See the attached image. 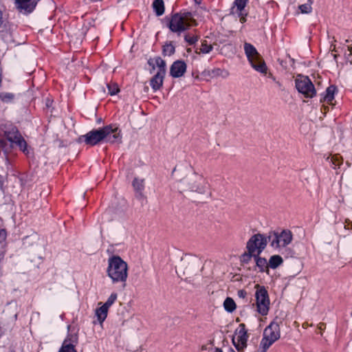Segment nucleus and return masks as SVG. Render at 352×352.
Here are the masks:
<instances>
[{
    "instance_id": "f257e3e1",
    "label": "nucleus",
    "mask_w": 352,
    "mask_h": 352,
    "mask_svg": "<svg viewBox=\"0 0 352 352\" xmlns=\"http://www.w3.org/2000/svg\"><path fill=\"white\" fill-rule=\"evenodd\" d=\"M107 273L113 283H124L128 278V265L120 256H112L108 259Z\"/></svg>"
},
{
    "instance_id": "f03ea898",
    "label": "nucleus",
    "mask_w": 352,
    "mask_h": 352,
    "mask_svg": "<svg viewBox=\"0 0 352 352\" xmlns=\"http://www.w3.org/2000/svg\"><path fill=\"white\" fill-rule=\"evenodd\" d=\"M192 25H197V23L190 12L177 13L172 16L169 28L171 31L179 34Z\"/></svg>"
},
{
    "instance_id": "7ed1b4c3",
    "label": "nucleus",
    "mask_w": 352,
    "mask_h": 352,
    "mask_svg": "<svg viewBox=\"0 0 352 352\" xmlns=\"http://www.w3.org/2000/svg\"><path fill=\"white\" fill-rule=\"evenodd\" d=\"M245 54L251 66L258 72L265 75L267 67L265 63L256 49L250 43H244Z\"/></svg>"
},
{
    "instance_id": "20e7f679",
    "label": "nucleus",
    "mask_w": 352,
    "mask_h": 352,
    "mask_svg": "<svg viewBox=\"0 0 352 352\" xmlns=\"http://www.w3.org/2000/svg\"><path fill=\"white\" fill-rule=\"evenodd\" d=\"M280 336L279 322L274 320L264 330L263 336L260 344L261 352H266V351L280 338Z\"/></svg>"
},
{
    "instance_id": "39448f33",
    "label": "nucleus",
    "mask_w": 352,
    "mask_h": 352,
    "mask_svg": "<svg viewBox=\"0 0 352 352\" xmlns=\"http://www.w3.org/2000/svg\"><path fill=\"white\" fill-rule=\"evenodd\" d=\"M270 245L278 252H280L291 243L293 239L292 233L289 230H283L280 232H271L267 236Z\"/></svg>"
},
{
    "instance_id": "423d86ee",
    "label": "nucleus",
    "mask_w": 352,
    "mask_h": 352,
    "mask_svg": "<svg viewBox=\"0 0 352 352\" xmlns=\"http://www.w3.org/2000/svg\"><path fill=\"white\" fill-rule=\"evenodd\" d=\"M268 238L263 234L257 233L248 240L246 248L250 256H259L267 244Z\"/></svg>"
},
{
    "instance_id": "0eeeda50",
    "label": "nucleus",
    "mask_w": 352,
    "mask_h": 352,
    "mask_svg": "<svg viewBox=\"0 0 352 352\" xmlns=\"http://www.w3.org/2000/svg\"><path fill=\"white\" fill-rule=\"evenodd\" d=\"M295 86L298 91L305 98H312L316 94L317 89L306 76L298 75L295 79Z\"/></svg>"
},
{
    "instance_id": "6e6552de",
    "label": "nucleus",
    "mask_w": 352,
    "mask_h": 352,
    "mask_svg": "<svg viewBox=\"0 0 352 352\" xmlns=\"http://www.w3.org/2000/svg\"><path fill=\"white\" fill-rule=\"evenodd\" d=\"M256 305L257 311L262 316L267 314L270 309V298L267 289L263 286L255 285Z\"/></svg>"
},
{
    "instance_id": "1a4fd4ad",
    "label": "nucleus",
    "mask_w": 352,
    "mask_h": 352,
    "mask_svg": "<svg viewBox=\"0 0 352 352\" xmlns=\"http://www.w3.org/2000/svg\"><path fill=\"white\" fill-rule=\"evenodd\" d=\"M6 139L11 143L12 146L15 144L27 156L31 153V149L28 146L27 142L22 137L19 131L13 128L9 131L5 132Z\"/></svg>"
},
{
    "instance_id": "9d476101",
    "label": "nucleus",
    "mask_w": 352,
    "mask_h": 352,
    "mask_svg": "<svg viewBox=\"0 0 352 352\" xmlns=\"http://www.w3.org/2000/svg\"><path fill=\"white\" fill-rule=\"evenodd\" d=\"M184 184L186 186V190L199 194H204L206 191L207 183L201 176L188 177L184 181Z\"/></svg>"
},
{
    "instance_id": "9b49d317",
    "label": "nucleus",
    "mask_w": 352,
    "mask_h": 352,
    "mask_svg": "<svg viewBox=\"0 0 352 352\" xmlns=\"http://www.w3.org/2000/svg\"><path fill=\"white\" fill-rule=\"evenodd\" d=\"M248 335L244 324H240L236 329L232 341L236 349L242 351L247 345Z\"/></svg>"
},
{
    "instance_id": "f8f14e48",
    "label": "nucleus",
    "mask_w": 352,
    "mask_h": 352,
    "mask_svg": "<svg viewBox=\"0 0 352 352\" xmlns=\"http://www.w3.org/2000/svg\"><path fill=\"white\" fill-rule=\"evenodd\" d=\"M107 133L102 131V128L90 131L84 135L80 137V141H84L87 144L94 146L99 142L103 141L104 135Z\"/></svg>"
},
{
    "instance_id": "ddd939ff",
    "label": "nucleus",
    "mask_w": 352,
    "mask_h": 352,
    "mask_svg": "<svg viewBox=\"0 0 352 352\" xmlns=\"http://www.w3.org/2000/svg\"><path fill=\"white\" fill-rule=\"evenodd\" d=\"M102 131L107 133L104 135L103 141L109 143L120 142L122 140L121 131L118 127L112 125H107L102 128Z\"/></svg>"
},
{
    "instance_id": "4468645a",
    "label": "nucleus",
    "mask_w": 352,
    "mask_h": 352,
    "mask_svg": "<svg viewBox=\"0 0 352 352\" xmlns=\"http://www.w3.org/2000/svg\"><path fill=\"white\" fill-rule=\"evenodd\" d=\"M78 335L76 333H69L64 340L58 352H77L75 346L78 344Z\"/></svg>"
},
{
    "instance_id": "2eb2a0df",
    "label": "nucleus",
    "mask_w": 352,
    "mask_h": 352,
    "mask_svg": "<svg viewBox=\"0 0 352 352\" xmlns=\"http://www.w3.org/2000/svg\"><path fill=\"white\" fill-rule=\"evenodd\" d=\"M335 91L336 87L334 86L331 85L328 87L326 89L324 94L320 99V102L324 103L322 104V108L321 109L322 111H324V114H325L327 111L328 110V107H327L325 104L333 105V100L334 99Z\"/></svg>"
},
{
    "instance_id": "dca6fc26",
    "label": "nucleus",
    "mask_w": 352,
    "mask_h": 352,
    "mask_svg": "<svg viewBox=\"0 0 352 352\" xmlns=\"http://www.w3.org/2000/svg\"><path fill=\"white\" fill-rule=\"evenodd\" d=\"M186 70V63L182 60H177L172 64L170 68V74L173 78H179L184 74Z\"/></svg>"
},
{
    "instance_id": "f3484780",
    "label": "nucleus",
    "mask_w": 352,
    "mask_h": 352,
    "mask_svg": "<svg viewBox=\"0 0 352 352\" xmlns=\"http://www.w3.org/2000/svg\"><path fill=\"white\" fill-rule=\"evenodd\" d=\"M16 5L19 10L30 12L34 9L36 0H16Z\"/></svg>"
},
{
    "instance_id": "a211bd4d",
    "label": "nucleus",
    "mask_w": 352,
    "mask_h": 352,
    "mask_svg": "<svg viewBox=\"0 0 352 352\" xmlns=\"http://www.w3.org/2000/svg\"><path fill=\"white\" fill-rule=\"evenodd\" d=\"M166 74L164 70L158 71L157 74L151 80V86L153 89L157 91L161 88L163 85L164 78Z\"/></svg>"
},
{
    "instance_id": "6ab92c4d",
    "label": "nucleus",
    "mask_w": 352,
    "mask_h": 352,
    "mask_svg": "<svg viewBox=\"0 0 352 352\" xmlns=\"http://www.w3.org/2000/svg\"><path fill=\"white\" fill-rule=\"evenodd\" d=\"M246 3L247 0H235L234 6L232 8V12L233 13H238L241 16L240 21L241 23H244L245 21L243 10L246 6Z\"/></svg>"
},
{
    "instance_id": "aec40b11",
    "label": "nucleus",
    "mask_w": 352,
    "mask_h": 352,
    "mask_svg": "<svg viewBox=\"0 0 352 352\" xmlns=\"http://www.w3.org/2000/svg\"><path fill=\"white\" fill-rule=\"evenodd\" d=\"M254 258L256 265L260 272H266L269 274V263L265 258L259 256H252Z\"/></svg>"
},
{
    "instance_id": "412c9836",
    "label": "nucleus",
    "mask_w": 352,
    "mask_h": 352,
    "mask_svg": "<svg viewBox=\"0 0 352 352\" xmlns=\"http://www.w3.org/2000/svg\"><path fill=\"white\" fill-rule=\"evenodd\" d=\"M109 308L106 307L104 305H102L100 307L96 309V315L97 316L98 320L100 324H102L107 316Z\"/></svg>"
},
{
    "instance_id": "4be33fe9",
    "label": "nucleus",
    "mask_w": 352,
    "mask_h": 352,
    "mask_svg": "<svg viewBox=\"0 0 352 352\" xmlns=\"http://www.w3.org/2000/svg\"><path fill=\"white\" fill-rule=\"evenodd\" d=\"M214 45H217V44H212L210 42H208V40L205 39L201 42V45L199 48V53L208 54L212 50Z\"/></svg>"
},
{
    "instance_id": "5701e85b",
    "label": "nucleus",
    "mask_w": 352,
    "mask_h": 352,
    "mask_svg": "<svg viewBox=\"0 0 352 352\" xmlns=\"http://www.w3.org/2000/svg\"><path fill=\"white\" fill-rule=\"evenodd\" d=\"M153 9L157 16H161L164 12V4L163 0H155L153 3Z\"/></svg>"
},
{
    "instance_id": "b1692460",
    "label": "nucleus",
    "mask_w": 352,
    "mask_h": 352,
    "mask_svg": "<svg viewBox=\"0 0 352 352\" xmlns=\"http://www.w3.org/2000/svg\"><path fill=\"white\" fill-rule=\"evenodd\" d=\"M283 262L282 257L279 255H273L270 258L269 267L275 269L280 265Z\"/></svg>"
},
{
    "instance_id": "393cba45",
    "label": "nucleus",
    "mask_w": 352,
    "mask_h": 352,
    "mask_svg": "<svg viewBox=\"0 0 352 352\" xmlns=\"http://www.w3.org/2000/svg\"><path fill=\"white\" fill-rule=\"evenodd\" d=\"M223 307L228 312L232 313L236 309V305L232 298L228 297L223 302Z\"/></svg>"
},
{
    "instance_id": "a878e982",
    "label": "nucleus",
    "mask_w": 352,
    "mask_h": 352,
    "mask_svg": "<svg viewBox=\"0 0 352 352\" xmlns=\"http://www.w3.org/2000/svg\"><path fill=\"white\" fill-rule=\"evenodd\" d=\"M163 53L165 56H171L175 53V47L172 43H167L163 47Z\"/></svg>"
},
{
    "instance_id": "bb28decb",
    "label": "nucleus",
    "mask_w": 352,
    "mask_h": 352,
    "mask_svg": "<svg viewBox=\"0 0 352 352\" xmlns=\"http://www.w3.org/2000/svg\"><path fill=\"white\" fill-rule=\"evenodd\" d=\"M312 2L311 1H309L307 3H305L299 6V10L302 14H309L312 11L311 7Z\"/></svg>"
},
{
    "instance_id": "cd10ccee",
    "label": "nucleus",
    "mask_w": 352,
    "mask_h": 352,
    "mask_svg": "<svg viewBox=\"0 0 352 352\" xmlns=\"http://www.w3.org/2000/svg\"><path fill=\"white\" fill-rule=\"evenodd\" d=\"M14 96L11 93H0V100L4 102H10L14 100Z\"/></svg>"
},
{
    "instance_id": "c85d7f7f",
    "label": "nucleus",
    "mask_w": 352,
    "mask_h": 352,
    "mask_svg": "<svg viewBox=\"0 0 352 352\" xmlns=\"http://www.w3.org/2000/svg\"><path fill=\"white\" fill-rule=\"evenodd\" d=\"M155 63L159 67V71L163 69L164 74H166V62L163 59L160 57H157L155 59Z\"/></svg>"
},
{
    "instance_id": "c756f323",
    "label": "nucleus",
    "mask_w": 352,
    "mask_h": 352,
    "mask_svg": "<svg viewBox=\"0 0 352 352\" xmlns=\"http://www.w3.org/2000/svg\"><path fill=\"white\" fill-rule=\"evenodd\" d=\"M134 188L138 191H141L144 188V179L135 178L133 182Z\"/></svg>"
},
{
    "instance_id": "7c9ffc66",
    "label": "nucleus",
    "mask_w": 352,
    "mask_h": 352,
    "mask_svg": "<svg viewBox=\"0 0 352 352\" xmlns=\"http://www.w3.org/2000/svg\"><path fill=\"white\" fill-rule=\"evenodd\" d=\"M117 298L118 294L116 293H112L104 305L109 308L117 300Z\"/></svg>"
},
{
    "instance_id": "2f4dec72",
    "label": "nucleus",
    "mask_w": 352,
    "mask_h": 352,
    "mask_svg": "<svg viewBox=\"0 0 352 352\" xmlns=\"http://www.w3.org/2000/svg\"><path fill=\"white\" fill-rule=\"evenodd\" d=\"M107 87L111 95H115L119 91L118 86L116 83L108 84Z\"/></svg>"
},
{
    "instance_id": "473e14b6",
    "label": "nucleus",
    "mask_w": 352,
    "mask_h": 352,
    "mask_svg": "<svg viewBox=\"0 0 352 352\" xmlns=\"http://www.w3.org/2000/svg\"><path fill=\"white\" fill-rule=\"evenodd\" d=\"M185 40L189 44L192 45V44H194L195 43H196L198 41V38H197V36H195L186 35L185 36Z\"/></svg>"
},
{
    "instance_id": "72a5a7b5",
    "label": "nucleus",
    "mask_w": 352,
    "mask_h": 352,
    "mask_svg": "<svg viewBox=\"0 0 352 352\" xmlns=\"http://www.w3.org/2000/svg\"><path fill=\"white\" fill-rule=\"evenodd\" d=\"M340 157L338 155H334L331 157V162L335 165V166H339L340 164Z\"/></svg>"
},
{
    "instance_id": "f704fd0d",
    "label": "nucleus",
    "mask_w": 352,
    "mask_h": 352,
    "mask_svg": "<svg viewBox=\"0 0 352 352\" xmlns=\"http://www.w3.org/2000/svg\"><path fill=\"white\" fill-rule=\"evenodd\" d=\"M0 146L5 150L6 152L9 151V147L7 146V144L5 140H0Z\"/></svg>"
},
{
    "instance_id": "c9c22d12",
    "label": "nucleus",
    "mask_w": 352,
    "mask_h": 352,
    "mask_svg": "<svg viewBox=\"0 0 352 352\" xmlns=\"http://www.w3.org/2000/svg\"><path fill=\"white\" fill-rule=\"evenodd\" d=\"M6 19L3 16V11L0 9V28L3 27L5 23Z\"/></svg>"
},
{
    "instance_id": "e433bc0d",
    "label": "nucleus",
    "mask_w": 352,
    "mask_h": 352,
    "mask_svg": "<svg viewBox=\"0 0 352 352\" xmlns=\"http://www.w3.org/2000/svg\"><path fill=\"white\" fill-rule=\"evenodd\" d=\"M246 292L245 290L241 289L237 292V295L239 298H244L246 296Z\"/></svg>"
},
{
    "instance_id": "4c0bfd02",
    "label": "nucleus",
    "mask_w": 352,
    "mask_h": 352,
    "mask_svg": "<svg viewBox=\"0 0 352 352\" xmlns=\"http://www.w3.org/2000/svg\"><path fill=\"white\" fill-rule=\"evenodd\" d=\"M345 229H351L352 230V221L349 220H346L344 225Z\"/></svg>"
},
{
    "instance_id": "58836bf2",
    "label": "nucleus",
    "mask_w": 352,
    "mask_h": 352,
    "mask_svg": "<svg viewBox=\"0 0 352 352\" xmlns=\"http://www.w3.org/2000/svg\"><path fill=\"white\" fill-rule=\"evenodd\" d=\"M318 327L320 331H323L325 329V324L320 322Z\"/></svg>"
},
{
    "instance_id": "ea45409f",
    "label": "nucleus",
    "mask_w": 352,
    "mask_h": 352,
    "mask_svg": "<svg viewBox=\"0 0 352 352\" xmlns=\"http://www.w3.org/2000/svg\"><path fill=\"white\" fill-rule=\"evenodd\" d=\"M51 104H52V102L49 99H47V102H46L47 107H50Z\"/></svg>"
},
{
    "instance_id": "a19ab883",
    "label": "nucleus",
    "mask_w": 352,
    "mask_h": 352,
    "mask_svg": "<svg viewBox=\"0 0 352 352\" xmlns=\"http://www.w3.org/2000/svg\"><path fill=\"white\" fill-rule=\"evenodd\" d=\"M214 352H222V351L219 348H216Z\"/></svg>"
},
{
    "instance_id": "79ce46f5",
    "label": "nucleus",
    "mask_w": 352,
    "mask_h": 352,
    "mask_svg": "<svg viewBox=\"0 0 352 352\" xmlns=\"http://www.w3.org/2000/svg\"><path fill=\"white\" fill-rule=\"evenodd\" d=\"M199 49H197L196 53L199 54Z\"/></svg>"
},
{
    "instance_id": "37998d69",
    "label": "nucleus",
    "mask_w": 352,
    "mask_h": 352,
    "mask_svg": "<svg viewBox=\"0 0 352 352\" xmlns=\"http://www.w3.org/2000/svg\"><path fill=\"white\" fill-rule=\"evenodd\" d=\"M225 73H226V76L228 75V72L226 71Z\"/></svg>"
},
{
    "instance_id": "c03bdc74",
    "label": "nucleus",
    "mask_w": 352,
    "mask_h": 352,
    "mask_svg": "<svg viewBox=\"0 0 352 352\" xmlns=\"http://www.w3.org/2000/svg\"><path fill=\"white\" fill-rule=\"evenodd\" d=\"M334 58H336L337 56L336 54L333 55Z\"/></svg>"
},
{
    "instance_id": "a18cd8bd",
    "label": "nucleus",
    "mask_w": 352,
    "mask_h": 352,
    "mask_svg": "<svg viewBox=\"0 0 352 352\" xmlns=\"http://www.w3.org/2000/svg\"><path fill=\"white\" fill-rule=\"evenodd\" d=\"M230 352H235V351H233V350H231V351H230Z\"/></svg>"
}]
</instances>
